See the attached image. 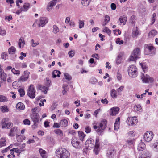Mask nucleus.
Returning <instances> with one entry per match:
<instances>
[{
    "label": "nucleus",
    "instance_id": "obj_44",
    "mask_svg": "<svg viewBox=\"0 0 158 158\" xmlns=\"http://www.w3.org/2000/svg\"><path fill=\"white\" fill-rule=\"evenodd\" d=\"M39 151V153L40 154L42 157H43V156H46L45 155L46 153V152L45 150H43L41 148H40Z\"/></svg>",
    "mask_w": 158,
    "mask_h": 158
},
{
    "label": "nucleus",
    "instance_id": "obj_56",
    "mask_svg": "<svg viewBox=\"0 0 158 158\" xmlns=\"http://www.w3.org/2000/svg\"><path fill=\"white\" fill-rule=\"evenodd\" d=\"M79 28H81L84 27V23L83 21L79 20Z\"/></svg>",
    "mask_w": 158,
    "mask_h": 158
},
{
    "label": "nucleus",
    "instance_id": "obj_12",
    "mask_svg": "<svg viewBox=\"0 0 158 158\" xmlns=\"http://www.w3.org/2000/svg\"><path fill=\"white\" fill-rule=\"evenodd\" d=\"M107 121L105 119H103L100 123L98 128L97 130V131L98 132H100L102 131V130H103L105 129L106 127Z\"/></svg>",
    "mask_w": 158,
    "mask_h": 158
},
{
    "label": "nucleus",
    "instance_id": "obj_2",
    "mask_svg": "<svg viewBox=\"0 0 158 158\" xmlns=\"http://www.w3.org/2000/svg\"><path fill=\"white\" fill-rule=\"evenodd\" d=\"M140 49L139 48H135L133 51L132 53L129 58L130 61H135L139 58L140 55Z\"/></svg>",
    "mask_w": 158,
    "mask_h": 158
},
{
    "label": "nucleus",
    "instance_id": "obj_40",
    "mask_svg": "<svg viewBox=\"0 0 158 158\" xmlns=\"http://www.w3.org/2000/svg\"><path fill=\"white\" fill-rule=\"evenodd\" d=\"M8 99L5 96L0 95V102H6Z\"/></svg>",
    "mask_w": 158,
    "mask_h": 158
},
{
    "label": "nucleus",
    "instance_id": "obj_63",
    "mask_svg": "<svg viewBox=\"0 0 158 158\" xmlns=\"http://www.w3.org/2000/svg\"><path fill=\"white\" fill-rule=\"evenodd\" d=\"M25 143H23L20 146V148L19 149L20 153H21L22 151H23V149L25 148Z\"/></svg>",
    "mask_w": 158,
    "mask_h": 158
},
{
    "label": "nucleus",
    "instance_id": "obj_62",
    "mask_svg": "<svg viewBox=\"0 0 158 158\" xmlns=\"http://www.w3.org/2000/svg\"><path fill=\"white\" fill-rule=\"evenodd\" d=\"M23 123L25 125H29L30 124V121L28 119H25L23 121Z\"/></svg>",
    "mask_w": 158,
    "mask_h": 158
},
{
    "label": "nucleus",
    "instance_id": "obj_14",
    "mask_svg": "<svg viewBox=\"0 0 158 158\" xmlns=\"http://www.w3.org/2000/svg\"><path fill=\"white\" fill-rule=\"evenodd\" d=\"M94 140L92 139H89L86 141L85 144L87 148L90 149V148L94 146Z\"/></svg>",
    "mask_w": 158,
    "mask_h": 158
},
{
    "label": "nucleus",
    "instance_id": "obj_11",
    "mask_svg": "<svg viewBox=\"0 0 158 158\" xmlns=\"http://www.w3.org/2000/svg\"><path fill=\"white\" fill-rule=\"evenodd\" d=\"M30 73V72L27 70L25 71L24 72L23 74L19 79V81L23 82L26 81L29 77Z\"/></svg>",
    "mask_w": 158,
    "mask_h": 158
},
{
    "label": "nucleus",
    "instance_id": "obj_13",
    "mask_svg": "<svg viewBox=\"0 0 158 158\" xmlns=\"http://www.w3.org/2000/svg\"><path fill=\"white\" fill-rule=\"evenodd\" d=\"M48 22V19L47 18L45 17H42L39 19V23L38 26L39 27L44 26Z\"/></svg>",
    "mask_w": 158,
    "mask_h": 158
},
{
    "label": "nucleus",
    "instance_id": "obj_9",
    "mask_svg": "<svg viewBox=\"0 0 158 158\" xmlns=\"http://www.w3.org/2000/svg\"><path fill=\"white\" fill-rule=\"evenodd\" d=\"M138 122L137 117L135 116L129 117L127 120V124L129 126H133L136 125Z\"/></svg>",
    "mask_w": 158,
    "mask_h": 158
},
{
    "label": "nucleus",
    "instance_id": "obj_43",
    "mask_svg": "<svg viewBox=\"0 0 158 158\" xmlns=\"http://www.w3.org/2000/svg\"><path fill=\"white\" fill-rule=\"evenodd\" d=\"M54 132L58 135L60 136L63 135V133L61 130L60 129H57L54 131Z\"/></svg>",
    "mask_w": 158,
    "mask_h": 158
},
{
    "label": "nucleus",
    "instance_id": "obj_21",
    "mask_svg": "<svg viewBox=\"0 0 158 158\" xmlns=\"http://www.w3.org/2000/svg\"><path fill=\"white\" fill-rule=\"evenodd\" d=\"M18 130L17 127H14L11 128L9 134V136H14L15 134V133L17 132Z\"/></svg>",
    "mask_w": 158,
    "mask_h": 158
},
{
    "label": "nucleus",
    "instance_id": "obj_18",
    "mask_svg": "<svg viewBox=\"0 0 158 158\" xmlns=\"http://www.w3.org/2000/svg\"><path fill=\"white\" fill-rule=\"evenodd\" d=\"M115 153V151L113 149L110 148L108 150L107 156L108 158H113Z\"/></svg>",
    "mask_w": 158,
    "mask_h": 158
},
{
    "label": "nucleus",
    "instance_id": "obj_3",
    "mask_svg": "<svg viewBox=\"0 0 158 158\" xmlns=\"http://www.w3.org/2000/svg\"><path fill=\"white\" fill-rule=\"evenodd\" d=\"M155 48L152 44H148L145 48V53L152 56L155 54Z\"/></svg>",
    "mask_w": 158,
    "mask_h": 158
},
{
    "label": "nucleus",
    "instance_id": "obj_30",
    "mask_svg": "<svg viewBox=\"0 0 158 158\" xmlns=\"http://www.w3.org/2000/svg\"><path fill=\"white\" fill-rule=\"evenodd\" d=\"M60 74V72L57 70H54L52 72L53 77L55 78L57 76L59 77Z\"/></svg>",
    "mask_w": 158,
    "mask_h": 158
},
{
    "label": "nucleus",
    "instance_id": "obj_61",
    "mask_svg": "<svg viewBox=\"0 0 158 158\" xmlns=\"http://www.w3.org/2000/svg\"><path fill=\"white\" fill-rule=\"evenodd\" d=\"M48 89V88L45 86L42 87L40 89L42 91H43L44 92L45 94L47 93Z\"/></svg>",
    "mask_w": 158,
    "mask_h": 158
},
{
    "label": "nucleus",
    "instance_id": "obj_7",
    "mask_svg": "<svg viewBox=\"0 0 158 158\" xmlns=\"http://www.w3.org/2000/svg\"><path fill=\"white\" fill-rule=\"evenodd\" d=\"M35 90L34 86L32 85H31L29 87L27 90V95L30 98H35Z\"/></svg>",
    "mask_w": 158,
    "mask_h": 158
},
{
    "label": "nucleus",
    "instance_id": "obj_54",
    "mask_svg": "<svg viewBox=\"0 0 158 158\" xmlns=\"http://www.w3.org/2000/svg\"><path fill=\"white\" fill-rule=\"evenodd\" d=\"M154 148L156 152H158V142H156L153 144Z\"/></svg>",
    "mask_w": 158,
    "mask_h": 158
},
{
    "label": "nucleus",
    "instance_id": "obj_36",
    "mask_svg": "<svg viewBox=\"0 0 158 158\" xmlns=\"http://www.w3.org/2000/svg\"><path fill=\"white\" fill-rule=\"evenodd\" d=\"M122 54L121 53L119 54L116 60V63L117 64H118L121 63V57Z\"/></svg>",
    "mask_w": 158,
    "mask_h": 158
},
{
    "label": "nucleus",
    "instance_id": "obj_50",
    "mask_svg": "<svg viewBox=\"0 0 158 158\" xmlns=\"http://www.w3.org/2000/svg\"><path fill=\"white\" fill-rule=\"evenodd\" d=\"M31 45L33 47H35L38 45L39 44V43L38 42H35L34 40L32 39L31 40Z\"/></svg>",
    "mask_w": 158,
    "mask_h": 158
},
{
    "label": "nucleus",
    "instance_id": "obj_52",
    "mask_svg": "<svg viewBox=\"0 0 158 158\" xmlns=\"http://www.w3.org/2000/svg\"><path fill=\"white\" fill-rule=\"evenodd\" d=\"M128 145H131L133 144L134 143V140H127L126 141Z\"/></svg>",
    "mask_w": 158,
    "mask_h": 158
},
{
    "label": "nucleus",
    "instance_id": "obj_5",
    "mask_svg": "<svg viewBox=\"0 0 158 158\" xmlns=\"http://www.w3.org/2000/svg\"><path fill=\"white\" fill-rule=\"evenodd\" d=\"M8 118H4L1 121V125L2 128H9L13 126V124L11 122H8L9 121Z\"/></svg>",
    "mask_w": 158,
    "mask_h": 158
},
{
    "label": "nucleus",
    "instance_id": "obj_53",
    "mask_svg": "<svg viewBox=\"0 0 158 158\" xmlns=\"http://www.w3.org/2000/svg\"><path fill=\"white\" fill-rule=\"evenodd\" d=\"M97 80L95 78H92L90 79V82L92 84H95L97 82Z\"/></svg>",
    "mask_w": 158,
    "mask_h": 158
},
{
    "label": "nucleus",
    "instance_id": "obj_55",
    "mask_svg": "<svg viewBox=\"0 0 158 158\" xmlns=\"http://www.w3.org/2000/svg\"><path fill=\"white\" fill-rule=\"evenodd\" d=\"M11 71L14 74L19 75L20 74V72L19 70H16L14 68L12 69Z\"/></svg>",
    "mask_w": 158,
    "mask_h": 158
},
{
    "label": "nucleus",
    "instance_id": "obj_48",
    "mask_svg": "<svg viewBox=\"0 0 158 158\" xmlns=\"http://www.w3.org/2000/svg\"><path fill=\"white\" fill-rule=\"evenodd\" d=\"M103 31L107 33L108 34L110 35L111 32V31L108 28L105 27L103 30Z\"/></svg>",
    "mask_w": 158,
    "mask_h": 158
},
{
    "label": "nucleus",
    "instance_id": "obj_57",
    "mask_svg": "<svg viewBox=\"0 0 158 158\" xmlns=\"http://www.w3.org/2000/svg\"><path fill=\"white\" fill-rule=\"evenodd\" d=\"M134 108L135 110L138 111L141 109V107L140 105H137L134 106Z\"/></svg>",
    "mask_w": 158,
    "mask_h": 158
},
{
    "label": "nucleus",
    "instance_id": "obj_60",
    "mask_svg": "<svg viewBox=\"0 0 158 158\" xmlns=\"http://www.w3.org/2000/svg\"><path fill=\"white\" fill-rule=\"evenodd\" d=\"M116 42L117 44L121 45L123 44V42L122 40H121L120 38H118L116 39Z\"/></svg>",
    "mask_w": 158,
    "mask_h": 158
},
{
    "label": "nucleus",
    "instance_id": "obj_10",
    "mask_svg": "<svg viewBox=\"0 0 158 158\" xmlns=\"http://www.w3.org/2000/svg\"><path fill=\"white\" fill-rule=\"evenodd\" d=\"M31 118L32 121L34 122V125L37 126V123L39 120V116L38 114L36 113H33L31 115Z\"/></svg>",
    "mask_w": 158,
    "mask_h": 158
},
{
    "label": "nucleus",
    "instance_id": "obj_39",
    "mask_svg": "<svg viewBox=\"0 0 158 158\" xmlns=\"http://www.w3.org/2000/svg\"><path fill=\"white\" fill-rule=\"evenodd\" d=\"M1 110L3 113L8 112L9 111V109L8 108L7 106H1Z\"/></svg>",
    "mask_w": 158,
    "mask_h": 158
},
{
    "label": "nucleus",
    "instance_id": "obj_24",
    "mask_svg": "<svg viewBox=\"0 0 158 158\" xmlns=\"http://www.w3.org/2000/svg\"><path fill=\"white\" fill-rule=\"evenodd\" d=\"M145 148V144L142 142H140L138 146V150L139 151L143 150Z\"/></svg>",
    "mask_w": 158,
    "mask_h": 158
},
{
    "label": "nucleus",
    "instance_id": "obj_20",
    "mask_svg": "<svg viewBox=\"0 0 158 158\" xmlns=\"http://www.w3.org/2000/svg\"><path fill=\"white\" fill-rule=\"evenodd\" d=\"M0 73V78L1 80H3V81H6V79L7 74L5 73L3 69H1Z\"/></svg>",
    "mask_w": 158,
    "mask_h": 158
},
{
    "label": "nucleus",
    "instance_id": "obj_64",
    "mask_svg": "<svg viewBox=\"0 0 158 158\" xmlns=\"http://www.w3.org/2000/svg\"><path fill=\"white\" fill-rule=\"evenodd\" d=\"M68 54L70 57H73L74 55V52L73 51H71L69 52Z\"/></svg>",
    "mask_w": 158,
    "mask_h": 158
},
{
    "label": "nucleus",
    "instance_id": "obj_37",
    "mask_svg": "<svg viewBox=\"0 0 158 158\" xmlns=\"http://www.w3.org/2000/svg\"><path fill=\"white\" fill-rule=\"evenodd\" d=\"M16 49L13 46H11L8 49V52L9 54H12L16 52Z\"/></svg>",
    "mask_w": 158,
    "mask_h": 158
},
{
    "label": "nucleus",
    "instance_id": "obj_41",
    "mask_svg": "<svg viewBox=\"0 0 158 158\" xmlns=\"http://www.w3.org/2000/svg\"><path fill=\"white\" fill-rule=\"evenodd\" d=\"M140 65L143 71L145 72L148 70V68L144 63H140Z\"/></svg>",
    "mask_w": 158,
    "mask_h": 158
},
{
    "label": "nucleus",
    "instance_id": "obj_49",
    "mask_svg": "<svg viewBox=\"0 0 158 158\" xmlns=\"http://www.w3.org/2000/svg\"><path fill=\"white\" fill-rule=\"evenodd\" d=\"M64 76L65 78L68 81H70L72 79V77L68 73H65L64 74Z\"/></svg>",
    "mask_w": 158,
    "mask_h": 158
},
{
    "label": "nucleus",
    "instance_id": "obj_58",
    "mask_svg": "<svg viewBox=\"0 0 158 158\" xmlns=\"http://www.w3.org/2000/svg\"><path fill=\"white\" fill-rule=\"evenodd\" d=\"M1 56L2 59L6 60L7 56V54L6 52H4L2 53Z\"/></svg>",
    "mask_w": 158,
    "mask_h": 158
},
{
    "label": "nucleus",
    "instance_id": "obj_8",
    "mask_svg": "<svg viewBox=\"0 0 158 158\" xmlns=\"http://www.w3.org/2000/svg\"><path fill=\"white\" fill-rule=\"evenodd\" d=\"M153 137V134L151 131H147L144 135V140L147 142H149L151 141Z\"/></svg>",
    "mask_w": 158,
    "mask_h": 158
},
{
    "label": "nucleus",
    "instance_id": "obj_15",
    "mask_svg": "<svg viewBox=\"0 0 158 158\" xmlns=\"http://www.w3.org/2000/svg\"><path fill=\"white\" fill-rule=\"evenodd\" d=\"M60 0H52L50 1L48 3V5L47 8L48 11H50L52 10L53 7L55 5L56 3L59 2Z\"/></svg>",
    "mask_w": 158,
    "mask_h": 158
},
{
    "label": "nucleus",
    "instance_id": "obj_28",
    "mask_svg": "<svg viewBox=\"0 0 158 158\" xmlns=\"http://www.w3.org/2000/svg\"><path fill=\"white\" fill-rule=\"evenodd\" d=\"M111 96L113 98H116L117 97L116 91L114 89H112L110 92Z\"/></svg>",
    "mask_w": 158,
    "mask_h": 158
},
{
    "label": "nucleus",
    "instance_id": "obj_35",
    "mask_svg": "<svg viewBox=\"0 0 158 158\" xmlns=\"http://www.w3.org/2000/svg\"><path fill=\"white\" fill-rule=\"evenodd\" d=\"M78 133L80 139L82 141H83L85 135L84 134V133L81 131H79Z\"/></svg>",
    "mask_w": 158,
    "mask_h": 158
},
{
    "label": "nucleus",
    "instance_id": "obj_26",
    "mask_svg": "<svg viewBox=\"0 0 158 158\" xmlns=\"http://www.w3.org/2000/svg\"><path fill=\"white\" fill-rule=\"evenodd\" d=\"M120 118H118L116 120L114 124V129L115 130H117L119 128Z\"/></svg>",
    "mask_w": 158,
    "mask_h": 158
},
{
    "label": "nucleus",
    "instance_id": "obj_4",
    "mask_svg": "<svg viewBox=\"0 0 158 158\" xmlns=\"http://www.w3.org/2000/svg\"><path fill=\"white\" fill-rule=\"evenodd\" d=\"M128 74L132 77H135L137 76V69L134 65L129 66L128 69Z\"/></svg>",
    "mask_w": 158,
    "mask_h": 158
},
{
    "label": "nucleus",
    "instance_id": "obj_46",
    "mask_svg": "<svg viewBox=\"0 0 158 158\" xmlns=\"http://www.w3.org/2000/svg\"><path fill=\"white\" fill-rule=\"evenodd\" d=\"M63 90L62 91V93L63 95L65 94L68 90V85H64L63 86Z\"/></svg>",
    "mask_w": 158,
    "mask_h": 158
},
{
    "label": "nucleus",
    "instance_id": "obj_33",
    "mask_svg": "<svg viewBox=\"0 0 158 158\" xmlns=\"http://www.w3.org/2000/svg\"><path fill=\"white\" fill-rule=\"evenodd\" d=\"M25 44L24 40L22 37L20 38L19 40L18 43V45L20 48L21 46L23 47Z\"/></svg>",
    "mask_w": 158,
    "mask_h": 158
},
{
    "label": "nucleus",
    "instance_id": "obj_16",
    "mask_svg": "<svg viewBox=\"0 0 158 158\" xmlns=\"http://www.w3.org/2000/svg\"><path fill=\"white\" fill-rule=\"evenodd\" d=\"M71 143L74 147L79 148L81 147V145L78 139L76 138H73L71 141Z\"/></svg>",
    "mask_w": 158,
    "mask_h": 158
},
{
    "label": "nucleus",
    "instance_id": "obj_29",
    "mask_svg": "<svg viewBox=\"0 0 158 158\" xmlns=\"http://www.w3.org/2000/svg\"><path fill=\"white\" fill-rule=\"evenodd\" d=\"M16 139L18 141L21 142L24 140L25 137L24 136H21L19 135H16Z\"/></svg>",
    "mask_w": 158,
    "mask_h": 158
},
{
    "label": "nucleus",
    "instance_id": "obj_6",
    "mask_svg": "<svg viewBox=\"0 0 158 158\" xmlns=\"http://www.w3.org/2000/svg\"><path fill=\"white\" fill-rule=\"evenodd\" d=\"M141 77L143 83H152L154 81L153 79L147 74L144 75L143 73H142Z\"/></svg>",
    "mask_w": 158,
    "mask_h": 158
},
{
    "label": "nucleus",
    "instance_id": "obj_42",
    "mask_svg": "<svg viewBox=\"0 0 158 158\" xmlns=\"http://www.w3.org/2000/svg\"><path fill=\"white\" fill-rule=\"evenodd\" d=\"M119 20L121 23H123V25H125L126 21V18L125 17H121L119 18Z\"/></svg>",
    "mask_w": 158,
    "mask_h": 158
},
{
    "label": "nucleus",
    "instance_id": "obj_25",
    "mask_svg": "<svg viewBox=\"0 0 158 158\" xmlns=\"http://www.w3.org/2000/svg\"><path fill=\"white\" fill-rule=\"evenodd\" d=\"M16 108L19 110H23L25 108V105L22 102H19L16 105Z\"/></svg>",
    "mask_w": 158,
    "mask_h": 158
},
{
    "label": "nucleus",
    "instance_id": "obj_32",
    "mask_svg": "<svg viewBox=\"0 0 158 158\" xmlns=\"http://www.w3.org/2000/svg\"><path fill=\"white\" fill-rule=\"evenodd\" d=\"M6 139L5 138H2L0 141V147H2L6 145Z\"/></svg>",
    "mask_w": 158,
    "mask_h": 158
},
{
    "label": "nucleus",
    "instance_id": "obj_22",
    "mask_svg": "<svg viewBox=\"0 0 158 158\" xmlns=\"http://www.w3.org/2000/svg\"><path fill=\"white\" fill-rule=\"evenodd\" d=\"M30 6V4L29 3H25L24 4L23 7L21 8V10L23 11H27L29 9Z\"/></svg>",
    "mask_w": 158,
    "mask_h": 158
},
{
    "label": "nucleus",
    "instance_id": "obj_45",
    "mask_svg": "<svg viewBox=\"0 0 158 158\" xmlns=\"http://www.w3.org/2000/svg\"><path fill=\"white\" fill-rule=\"evenodd\" d=\"M20 95L21 97H23L25 95V92L23 89L20 88L18 90Z\"/></svg>",
    "mask_w": 158,
    "mask_h": 158
},
{
    "label": "nucleus",
    "instance_id": "obj_27",
    "mask_svg": "<svg viewBox=\"0 0 158 158\" xmlns=\"http://www.w3.org/2000/svg\"><path fill=\"white\" fill-rule=\"evenodd\" d=\"M157 33V32L156 30H152L149 33L148 36L149 37L152 38L156 35Z\"/></svg>",
    "mask_w": 158,
    "mask_h": 158
},
{
    "label": "nucleus",
    "instance_id": "obj_51",
    "mask_svg": "<svg viewBox=\"0 0 158 158\" xmlns=\"http://www.w3.org/2000/svg\"><path fill=\"white\" fill-rule=\"evenodd\" d=\"M6 34V32L5 30L2 29L1 27H0V35L3 36Z\"/></svg>",
    "mask_w": 158,
    "mask_h": 158
},
{
    "label": "nucleus",
    "instance_id": "obj_38",
    "mask_svg": "<svg viewBox=\"0 0 158 158\" xmlns=\"http://www.w3.org/2000/svg\"><path fill=\"white\" fill-rule=\"evenodd\" d=\"M59 31V28L56 25H53L52 32L54 34H56Z\"/></svg>",
    "mask_w": 158,
    "mask_h": 158
},
{
    "label": "nucleus",
    "instance_id": "obj_47",
    "mask_svg": "<svg viewBox=\"0 0 158 158\" xmlns=\"http://www.w3.org/2000/svg\"><path fill=\"white\" fill-rule=\"evenodd\" d=\"M99 146L95 145L94 148V152H95L96 155L98 153L99 151Z\"/></svg>",
    "mask_w": 158,
    "mask_h": 158
},
{
    "label": "nucleus",
    "instance_id": "obj_19",
    "mask_svg": "<svg viewBox=\"0 0 158 158\" xmlns=\"http://www.w3.org/2000/svg\"><path fill=\"white\" fill-rule=\"evenodd\" d=\"M119 110V108L118 107H114L111 108L110 109L111 112L110 115L112 116L115 115L118 113Z\"/></svg>",
    "mask_w": 158,
    "mask_h": 158
},
{
    "label": "nucleus",
    "instance_id": "obj_1",
    "mask_svg": "<svg viewBox=\"0 0 158 158\" xmlns=\"http://www.w3.org/2000/svg\"><path fill=\"white\" fill-rule=\"evenodd\" d=\"M55 154L58 158H69L70 156L69 152L63 148L57 149L55 152Z\"/></svg>",
    "mask_w": 158,
    "mask_h": 158
},
{
    "label": "nucleus",
    "instance_id": "obj_34",
    "mask_svg": "<svg viewBox=\"0 0 158 158\" xmlns=\"http://www.w3.org/2000/svg\"><path fill=\"white\" fill-rule=\"evenodd\" d=\"M92 0H82L81 3L84 6H87L89 5Z\"/></svg>",
    "mask_w": 158,
    "mask_h": 158
},
{
    "label": "nucleus",
    "instance_id": "obj_31",
    "mask_svg": "<svg viewBox=\"0 0 158 158\" xmlns=\"http://www.w3.org/2000/svg\"><path fill=\"white\" fill-rule=\"evenodd\" d=\"M156 13H153L151 16V24L152 25L155 21L156 18Z\"/></svg>",
    "mask_w": 158,
    "mask_h": 158
},
{
    "label": "nucleus",
    "instance_id": "obj_17",
    "mask_svg": "<svg viewBox=\"0 0 158 158\" xmlns=\"http://www.w3.org/2000/svg\"><path fill=\"white\" fill-rule=\"evenodd\" d=\"M140 33L138 27H136L133 28L132 30V36L134 38L137 37L138 35H140Z\"/></svg>",
    "mask_w": 158,
    "mask_h": 158
},
{
    "label": "nucleus",
    "instance_id": "obj_23",
    "mask_svg": "<svg viewBox=\"0 0 158 158\" xmlns=\"http://www.w3.org/2000/svg\"><path fill=\"white\" fill-rule=\"evenodd\" d=\"M60 125L63 127H66L68 125L67 120L65 119L61 120L60 122Z\"/></svg>",
    "mask_w": 158,
    "mask_h": 158
},
{
    "label": "nucleus",
    "instance_id": "obj_59",
    "mask_svg": "<svg viewBox=\"0 0 158 158\" xmlns=\"http://www.w3.org/2000/svg\"><path fill=\"white\" fill-rule=\"evenodd\" d=\"M85 132L87 133H89L91 131V128L89 126H87L85 128Z\"/></svg>",
    "mask_w": 158,
    "mask_h": 158
}]
</instances>
